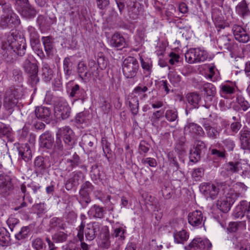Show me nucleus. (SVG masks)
I'll return each instance as SVG.
<instances>
[{
  "instance_id": "nucleus-62",
  "label": "nucleus",
  "mask_w": 250,
  "mask_h": 250,
  "mask_svg": "<svg viewBox=\"0 0 250 250\" xmlns=\"http://www.w3.org/2000/svg\"><path fill=\"white\" fill-rule=\"evenodd\" d=\"M67 234L63 232H59L53 236V239L56 242H62L66 240Z\"/></svg>"
},
{
  "instance_id": "nucleus-2",
  "label": "nucleus",
  "mask_w": 250,
  "mask_h": 250,
  "mask_svg": "<svg viewBox=\"0 0 250 250\" xmlns=\"http://www.w3.org/2000/svg\"><path fill=\"white\" fill-rule=\"evenodd\" d=\"M225 194V198L218 201L217 206L218 208L223 212L229 211L231 206L235 201L240 196V193L237 192L234 189H230L229 190L227 188H223Z\"/></svg>"
},
{
  "instance_id": "nucleus-41",
  "label": "nucleus",
  "mask_w": 250,
  "mask_h": 250,
  "mask_svg": "<svg viewBox=\"0 0 250 250\" xmlns=\"http://www.w3.org/2000/svg\"><path fill=\"white\" fill-rule=\"evenodd\" d=\"M21 192L23 194V195L22 196V200L24 201L21 204V206L20 207L15 208V210H18L21 208L26 207L27 204L25 202L26 201H28L30 203H31L32 202V199L28 195V193L26 192V187L25 185L22 184L21 185Z\"/></svg>"
},
{
  "instance_id": "nucleus-50",
  "label": "nucleus",
  "mask_w": 250,
  "mask_h": 250,
  "mask_svg": "<svg viewBox=\"0 0 250 250\" xmlns=\"http://www.w3.org/2000/svg\"><path fill=\"white\" fill-rule=\"evenodd\" d=\"M99 245L100 247L104 249H108L109 247L110 241L109 240V234L108 231L101 234Z\"/></svg>"
},
{
  "instance_id": "nucleus-1",
  "label": "nucleus",
  "mask_w": 250,
  "mask_h": 250,
  "mask_svg": "<svg viewBox=\"0 0 250 250\" xmlns=\"http://www.w3.org/2000/svg\"><path fill=\"white\" fill-rule=\"evenodd\" d=\"M1 48L6 52L13 51L20 56L25 53L26 43L25 40L18 36L16 31L11 30L6 33L2 39Z\"/></svg>"
},
{
  "instance_id": "nucleus-36",
  "label": "nucleus",
  "mask_w": 250,
  "mask_h": 250,
  "mask_svg": "<svg viewBox=\"0 0 250 250\" xmlns=\"http://www.w3.org/2000/svg\"><path fill=\"white\" fill-rule=\"evenodd\" d=\"M187 101L194 108H197L199 103L201 100L200 95L196 92L190 93L186 96Z\"/></svg>"
},
{
  "instance_id": "nucleus-20",
  "label": "nucleus",
  "mask_w": 250,
  "mask_h": 250,
  "mask_svg": "<svg viewBox=\"0 0 250 250\" xmlns=\"http://www.w3.org/2000/svg\"><path fill=\"white\" fill-rule=\"evenodd\" d=\"M57 137L62 138L65 144L71 143L74 137V133L69 126L61 128L57 133Z\"/></svg>"
},
{
  "instance_id": "nucleus-32",
  "label": "nucleus",
  "mask_w": 250,
  "mask_h": 250,
  "mask_svg": "<svg viewBox=\"0 0 250 250\" xmlns=\"http://www.w3.org/2000/svg\"><path fill=\"white\" fill-rule=\"evenodd\" d=\"M173 237L176 243L184 244L189 238V233L183 229L174 233Z\"/></svg>"
},
{
  "instance_id": "nucleus-12",
  "label": "nucleus",
  "mask_w": 250,
  "mask_h": 250,
  "mask_svg": "<svg viewBox=\"0 0 250 250\" xmlns=\"http://www.w3.org/2000/svg\"><path fill=\"white\" fill-rule=\"evenodd\" d=\"M93 187L92 184L86 181L81 187L79 191V203L83 206H86L90 202L89 193L93 190Z\"/></svg>"
},
{
  "instance_id": "nucleus-47",
  "label": "nucleus",
  "mask_w": 250,
  "mask_h": 250,
  "mask_svg": "<svg viewBox=\"0 0 250 250\" xmlns=\"http://www.w3.org/2000/svg\"><path fill=\"white\" fill-rule=\"evenodd\" d=\"M125 227L115 228L112 235L113 237L116 238L117 240L122 242L125 239Z\"/></svg>"
},
{
  "instance_id": "nucleus-58",
  "label": "nucleus",
  "mask_w": 250,
  "mask_h": 250,
  "mask_svg": "<svg viewBox=\"0 0 250 250\" xmlns=\"http://www.w3.org/2000/svg\"><path fill=\"white\" fill-rule=\"evenodd\" d=\"M166 118L169 122H173L177 118V113L174 109L167 110L165 114Z\"/></svg>"
},
{
  "instance_id": "nucleus-19",
  "label": "nucleus",
  "mask_w": 250,
  "mask_h": 250,
  "mask_svg": "<svg viewBox=\"0 0 250 250\" xmlns=\"http://www.w3.org/2000/svg\"><path fill=\"white\" fill-rule=\"evenodd\" d=\"M12 188V185L9 176L0 174V193L5 195Z\"/></svg>"
},
{
  "instance_id": "nucleus-29",
  "label": "nucleus",
  "mask_w": 250,
  "mask_h": 250,
  "mask_svg": "<svg viewBox=\"0 0 250 250\" xmlns=\"http://www.w3.org/2000/svg\"><path fill=\"white\" fill-rule=\"evenodd\" d=\"M104 213L103 208L96 205L92 206L87 212L88 215L91 218H102Z\"/></svg>"
},
{
  "instance_id": "nucleus-37",
  "label": "nucleus",
  "mask_w": 250,
  "mask_h": 250,
  "mask_svg": "<svg viewBox=\"0 0 250 250\" xmlns=\"http://www.w3.org/2000/svg\"><path fill=\"white\" fill-rule=\"evenodd\" d=\"M19 154L25 161H28L32 158L31 150L27 145H25L19 148Z\"/></svg>"
},
{
  "instance_id": "nucleus-16",
  "label": "nucleus",
  "mask_w": 250,
  "mask_h": 250,
  "mask_svg": "<svg viewBox=\"0 0 250 250\" xmlns=\"http://www.w3.org/2000/svg\"><path fill=\"white\" fill-rule=\"evenodd\" d=\"M232 31L235 40L240 42L246 43L249 41L250 36L242 26L234 24L232 27Z\"/></svg>"
},
{
  "instance_id": "nucleus-6",
  "label": "nucleus",
  "mask_w": 250,
  "mask_h": 250,
  "mask_svg": "<svg viewBox=\"0 0 250 250\" xmlns=\"http://www.w3.org/2000/svg\"><path fill=\"white\" fill-rule=\"evenodd\" d=\"M15 6L21 16L26 19H33L37 14L36 10L30 4L28 0H16Z\"/></svg>"
},
{
  "instance_id": "nucleus-53",
  "label": "nucleus",
  "mask_w": 250,
  "mask_h": 250,
  "mask_svg": "<svg viewBox=\"0 0 250 250\" xmlns=\"http://www.w3.org/2000/svg\"><path fill=\"white\" fill-rule=\"evenodd\" d=\"M32 246L36 250H45L46 245L40 238H36L32 241Z\"/></svg>"
},
{
  "instance_id": "nucleus-8",
  "label": "nucleus",
  "mask_w": 250,
  "mask_h": 250,
  "mask_svg": "<svg viewBox=\"0 0 250 250\" xmlns=\"http://www.w3.org/2000/svg\"><path fill=\"white\" fill-rule=\"evenodd\" d=\"M18 102V91L15 88L11 87L4 93L3 107L6 110H11Z\"/></svg>"
},
{
  "instance_id": "nucleus-5",
  "label": "nucleus",
  "mask_w": 250,
  "mask_h": 250,
  "mask_svg": "<svg viewBox=\"0 0 250 250\" xmlns=\"http://www.w3.org/2000/svg\"><path fill=\"white\" fill-rule=\"evenodd\" d=\"M139 68L137 59L132 57L126 58L123 62L122 70L124 76L128 79L134 78Z\"/></svg>"
},
{
  "instance_id": "nucleus-4",
  "label": "nucleus",
  "mask_w": 250,
  "mask_h": 250,
  "mask_svg": "<svg viewBox=\"0 0 250 250\" xmlns=\"http://www.w3.org/2000/svg\"><path fill=\"white\" fill-rule=\"evenodd\" d=\"M185 59L189 63L204 62L208 58V52L202 48H190L185 53Z\"/></svg>"
},
{
  "instance_id": "nucleus-51",
  "label": "nucleus",
  "mask_w": 250,
  "mask_h": 250,
  "mask_svg": "<svg viewBox=\"0 0 250 250\" xmlns=\"http://www.w3.org/2000/svg\"><path fill=\"white\" fill-rule=\"evenodd\" d=\"M168 158L170 164L173 165L176 168V169L173 172V175H179V177L181 178L183 177L184 176L183 173L181 171L177 170L179 168V165L176 158L173 156L172 153H169L168 154Z\"/></svg>"
},
{
  "instance_id": "nucleus-26",
  "label": "nucleus",
  "mask_w": 250,
  "mask_h": 250,
  "mask_svg": "<svg viewBox=\"0 0 250 250\" xmlns=\"http://www.w3.org/2000/svg\"><path fill=\"white\" fill-rule=\"evenodd\" d=\"M35 115L37 118L44 120H48L51 115L50 109L45 106H40L36 108Z\"/></svg>"
},
{
  "instance_id": "nucleus-56",
  "label": "nucleus",
  "mask_w": 250,
  "mask_h": 250,
  "mask_svg": "<svg viewBox=\"0 0 250 250\" xmlns=\"http://www.w3.org/2000/svg\"><path fill=\"white\" fill-rule=\"evenodd\" d=\"M204 174V169L202 167H198L193 169L192 172V177L196 181L200 180Z\"/></svg>"
},
{
  "instance_id": "nucleus-11",
  "label": "nucleus",
  "mask_w": 250,
  "mask_h": 250,
  "mask_svg": "<svg viewBox=\"0 0 250 250\" xmlns=\"http://www.w3.org/2000/svg\"><path fill=\"white\" fill-rule=\"evenodd\" d=\"M211 246V243L208 239L196 237L185 246V249L186 250H205L210 249Z\"/></svg>"
},
{
  "instance_id": "nucleus-27",
  "label": "nucleus",
  "mask_w": 250,
  "mask_h": 250,
  "mask_svg": "<svg viewBox=\"0 0 250 250\" xmlns=\"http://www.w3.org/2000/svg\"><path fill=\"white\" fill-rule=\"evenodd\" d=\"M217 42L219 47L221 49L231 51L232 48V41L228 36L224 35L219 37Z\"/></svg>"
},
{
  "instance_id": "nucleus-33",
  "label": "nucleus",
  "mask_w": 250,
  "mask_h": 250,
  "mask_svg": "<svg viewBox=\"0 0 250 250\" xmlns=\"http://www.w3.org/2000/svg\"><path fill=\"white\" fill-rule=\"evenodd\" d=\"M85 91L83 89H80L79 85L77 84L72 87L70 93V96L75 98L76 100H83L85 98Z\"/></svg>"
},
{
  "instance_id": "nucleus-25",
  "label": "nucleus",
  "mask_w": 250,
  "mask_h": 250,
  "mask_svg": "<svg viewBox=\"0 0 250 250\" xmlns=\"http://www.w3.org/2000/svg\"><path fill=\"white\" fill-rule=\"evenodd\" d=\"M27 30L30 38L31 46L33 49H35V47H37L38 44L40 43L39 35L35 28L33 26H28Z\"/></svg>"
},
{
  "instance_id": "nucleus-15",
  "label": "nucleus",
  "mask_w": 250,
  "mask_h": 250,
  "mask_svg": "<svg viewBox=\"0 0 250 250\" xmlns=\"http://www.w3.org/2000/svg\"><path fill=\"white\" fill-rule=\"evenodd\" d=\"M188 219V223L195 228L201 227L205 221L202 212L198 210L189 212Z\"/></svg>"
},
{
  "instance_id": "nucleus-55",
  "label": "nucleus",
  "mask_w": 250,
  "mask_h": 250,
  "mask_svg": "<svg viewBox=\"0 0 250 250\" xmlns=\"http://www.w3.org/2000/svg\"><path fill=\"white\" fill-rule=\"evenodd\" d=\"M50 226L52 229H63V225L61 219L53 217L50 221Z\"/></svg>"
},
{
  "instance_id": "nucleus-48",
  "label": "nucleus",
  "mask_w": 250,
  "mask_h": 250,
  "mask_svg": "<svg viewBox=\"0 0 250 250\" xmlns=\"http://www.w3.org/2000/svg\"><path fill=\"white\" fill-rule=\"evenodd\" d=\"M95 141L96 139L94 136L90 134L83 135L82 138V143L87 147H93Z\"/></svg>"
},
{
  "instance_id": "nucleus-46",
  "label": "nucleus",
  "mask_w": 250,
  "mask_h": 250,
  "mask_svg": "<svg viewBox=\"0 0 250 250\" xmlns=\"http://www.w3.org/2000/svg\"><path fill=\"white\" fill-rule=\"evenodd\" d=\"M83 179V175L81 171H75L73 172V176L70 178L68 182L71 184L73 186H77L81 181Z\"/></svg>"
},
{
  "instance_id": "nucleus-28",
  "label": "nucleus",
  "mask_w": 250,
  "mask_h": 250,
  "mask_svg": "<svg viewBox=\"0 0 250 250\" xmlns=\"http://www.w3.org/2000/svg\"><path fill=\"white\" fill-rule=\"evenodd\" d=\"M184 130L186 133L189 132L193 135L202 136L204 134L202 128L200 125L193 123L188 124L185 127Z\"/></svg>"
},
{
  "instance_id": "nucleus-60",
  "label": "nucleus",
  "mask_w": 250,
  "mask_h": 250,
  "mask_svg": "<svg viewBox=\"0 0 250 250\" xmlns=\"http://www.w3.org/2000/svg\"><path fill=\"white\" fill-rule=\"evenodd\" d=\"M189 159L191 162L197 163L201 159V153L193 149H191L189 154Z\"/></svg>"
},
{
  "instance_id": "nucleus-13",
  "label": "nucleus",
  "mask_w": 250,
  "mask_h": 250,
  "mask_svg": "<svg viewBox=\"0 0 250 250\" xmlns=\"http://www.w3.org/2000/svg\"><path fill=\"white\" fill-rule=\"evenodd\" d=\"M243 162L241 160L230 161L224 164L221 174L227 176L240 172L242 169Z\"/></svg>"
},
{
  "instance_id": "nucleus-35",
  "label": "nucleus",
  "mask_w": 250,
  "mask_h": 250,
  "mask_svg": "<svg viewBox=\"0 0 250 250\" xmlns=\"http://www.w3.org/2000/svg\"><path fill=\"white\" fill-rule=\"evenodd\" d=\"M77 70L80 77L83 80H90L88 70L87 69V66L83 62H80L78 63Z\"/></svg>"
},
{
  "instance_id": "nucleus-18",
  "label": "nucleus",
  "mask_w": 250,
  "mask_h": 250,
  "mask_svg": "<svg viewBox=\"0 0 250 250\" xmlns=\"http://www.w3.org/2000/svg\"><path fill=\"white\" fill-rule=\"evenodd\" d=\"M152 84V80L151 79L144 78V84L138 85L134 88L133 92L139 96L140 99L145 98L146 96L145 93L148 90V88L150 87Z\"/></svg>"
},
{
  "instance_id": "nucleus-31",
  "label": "nucleus",
  "mask_w": 250,
  "mask_h": 250,
  "mask_svg": "<svg viewBox=\"0 0 250 250\" xmlns=\"http://www.w3.org/2000/svg\"><path fill=\"white\" fill-rule=\"evenodd\" d=\"M240 141L242 147L244 149L250 148V131L242 129L240 132Z\"/></svg>"
},
{
  "instance_id": "nucleus-23",
  "label": "nucleus",
  "mask_w": 250,
  "mask_h": 250,
  "mask_svg": "<svg viewBox=\"0 0 250 250\" xmlns=\"http://www.w3.org/2000/svg\"><path fill=\"white\" fill-rule=\"evenodd\" d=\"M109 44L112 47L121 49L125 46V40L123 36L118 33H114L109 40Z\"/></svg>"
},
{
  "instance_id": "nucleus-38",
  "label": "nucleus",
  "mask_w": 250,
  "mask_h": 250,
  "mask_svg": "<svg viewBox=\"0 0 250 250\" xmlns=\"http://www.w3.org/2000/svg\"><path fill=\"white\" fill-rule=\"evenodd\" d=\"M42 76L44 81L49 82L53 78V72L46 63H43L42 67Z\"/></svg>"
},
{
  "instance_id": "nucleus-57",
  "label": "nucleus",
  "mask_w": 250,
  "mask_h": 250,
  "mask_svg": "<svg viewBox=\"0 0 250 250\" xmlns=\"http://www.w3.org/2000/svg\"><path fill=\"white\" fill-rule=\"evenodd\" d=\"M222 144L224 149H227L228 151H232L235 146L234 141L229 138L224 140L222 141Z\"/></svg>"
},
{
  "instance_id": "nucleus-44",
  "label": "nucleus",
  "mask_w": 250,
  "mask_h": 250,
  "mask_svg": "<svg viewBox=\"0 0 250 250\" xmlns=\"http://www.w3.org/2000/svg\"><path fill=\"white\" fill-rule=\"evenodd\" d=\"M88 73L90 78L95 80L98 75V65L94 60H90L88 62Z\"/></svg>"
},
{
  "instance_id": "nucleus-17",
  "label": "nucleus",
  "mask_w": 250,
  "mask_h": 250,
  "mask_svg": "<svg viewBox=\"0 0 250 250\" xmlns=\"http://www.w3.org/2000/svg\"><path fill=\"white\" fill-rule=\"evenodd\" d=\"M220 88L221 96L227 99L236 91L237 87L235 83L231 82H226L220 85Z\"/></svg>"
},
{
  "instance_id": "nucleus-54",
  "label": "nucleus",
  "mask_w": 250,
  "mask_h": 250,
  "mask_svg": "<svg viewBox=\"0 0 250 250\" xmlns=\"http://www.w3.org/2000/svg\"><path fill=\"white\" fill-rule=\"evenodd\" d=\"M30 231V229L28 227H23L21 230L16 234L15 237L17 240H20L26 238Z\"/></svg>"
},
{
  "instance_id": "nucleus-24",
  "label": "nucleus",
  "mask_w": 250,
  "mask_h": 250,
  "mask_svg": "<svg viewBox=\"0 0 250 250\" xmlns=\"http://www.w3.org/2000/svg\"><path fill=\"white\" fill-rule=\"evenodd\" d=\"M40 145L41 147L51 149L54 143V138L49 132H45L40 138Z\"/></svg>"
},
{
  "instance_id": "nucleus-63",
  "label": "nucleus",
  "mask_w": 250,
  "mask_h": 250,
  "mask_svg": "<svg viewBox=\"0 0 250 250\" xmlns=\"http://www.w3.org/2000/svg\"><path fill=\"white\" fill-rule=\"evenodd\" d=\"M141 162L145 165H147L149 167H156L157 165V161L155 159L151 157L143 158L142 159Z\"/></svg>"
},
{
  "instance_id": "nucleus-45",
  "label": "nucleus",
  "mask_w": 250,
  "mask_h": 250,
  "mask_svg": "<svg viewBox=\"0 0 250 250\" xmlns=\"http://www.w3.org/2000/svg\"><path fill=\"white\" fill-rule=\"evenodd\" d=\"M67 168L68 171L71 170L74 167L78 166L81 164L79 156L75 153L72 159H68L66 161Z\"/></svg>"
},
{
  "instance_id": "nucleus-49",
  "label": "nucleus",
  "mask_w": 250,
  "mask_h": 250,
  "mask_svg": "<svg viewBox=\"0 0 250 250\" xmlns=\"http://www.w3.org/2000/svg\"><path fill=\"white\" fill-rule=\"evenodd\" d=\"M77 236L79 240L81 241V250H89L90 246L86 244L85 242H83V227L82 225L79 227Z\"/></svg>"
},
{
  "instance_id": "nucleus-10",
  "label": "nucleus",
  "mask_w": 250,
  "mask_h": 250,
  "mask_svg": "<svg viewBox=\"0 0 250 250\" xmlns=\"http://www.w3.org/2000/svg\"><path fill=\"white\" fill-rule=\"evenodd\" d=\"M20 22L19 16L14 12H10L9 14L2 15L0 18V27L3 29L17 26Z\"/></svg>"
},
{
  "instance_id": "nucleus-30",
  "label": "nucleus",
  "mask_w": 250,
  "mask_h": 250,
  "mask_svg": "<svg viewBox=\"0 0 250 250\" xmlns=\"http://www.w3.org/2000/svg\"><path fill=\"white\" fill-rule=\"evenodd\" d=\"M140 62L142 68L144 71V73L146 74V76L144 78L146 79H150L149 76L152 72V61L150 59H144L141 57Z\"/></svg>"
},
{
  "instance_id": "nucleus-9",
  "label": "nucleus",
  "mask_w": 250,
  "mask_h": 250,
  "mask_svg": "<svg viewBox=\"0 0 250 250\" xmlns=\"http://www.w3.org/2000/svg\"><path fill=\"white\" fill-rule=\"evenodd\" d=\"M70 110L67 102L61 99L54 107V115L58 120H64L70 116Z\"/></svg>"
},
{
  "instance_id": "nucleus-59",
  "label": "nucleus",
  "mask_w": 250,
  "mask_h": 250,
  "mask_svg": "<svg viewBox=\"0 0 250 250\" xmlns=\"http://www.w3.org/2000/svg\"><path fill=\"white\" fill-rule=\"evenodd\" d=\"M37 21L40 27H48L51 23H48V20L42 15H39L37 20Z\"/></svg>"
},
{
  "instance_id": "nucleus-22",
  "label": "nucleus",
  "mask_w": 250,
  "mask_h": 250,
  "mask_svg": "<svg viewBox=\"0 0 250 250\" xmlns=\"http://www.w3.org/2000/svg\"><path fill=\"white\" fill-rule=\"evenodd\" d=\"M139 96L133 92L130 93L127 98L129 103V106L130 108L131 113L134 115L138 114L139 110Z\"/></svg>"
},
{
  "instance_id": "nucleus-61",
  "label": "nucleus",
  "mask_w": 250,
  "mask_h": 250,
  "mask_svg": "<svg viewBox=\"0 0 250 250\" xmlns=\"http://www.w3.org/2000/svg\"><path fill=\"white\" fill-rule=\"evenodd\" d=\"M11 132V128L9 126L0 122V137L4 136H8Z\"/></svg>"
},
{
  "instance_id": "nucleus-40",
  "label": "nucleus",
  "mask_w": 250,
  "mask_h": 250,
  "mask_svg": "<svg viewBox=\"0 0 250 250\" xmlns=\"http://www.w3.org/2000/svg\"><path fill=\"white\" fill-rule=\"evenodd\" d=\"M204 91L206 95V99L209 101H211V97H214L216 93L215 87L210 83L205 85Z\"/></svg>"
},
{
  "instance_id": "nucleus-52",
  "label": "nucleus",
  "mask_w": 250,
  "mask_h": 250,
  "mask_svg": "<svg viewBox=\"0 0 250 250\" xmlns=\"http://www.w3.org/2000/svg\"><path fill=\"white\" fill-rule=\"evenodd\" d=\"M168 77L170 83L174 86H177L181 82V76L175 71L170 72L168 74Z\"/></svg>"
},
{
  "instance_id": "nucleus-14",
  "label": "nucleus",
  "mask_w": 250,
  "mask_h": 250,
  "mask_svg": "<svg viewBox=\"0 0 250 250\" xmlns=\"http://www.w3.org/2000/svg\"><path fill=\"white\" fill-rule=\"evenodd\" d=\"M84 226L82 224L81 225ZM101 229V225L98 222H91L87 224L83 228L85 237L87 240H93L97 236Z\"/></svg>"
},
{
  "instance_id": "nucleus-42",
  "label": "nucleus",
  "mask_w": 250,
  "mask_h": 250,
  "mask_svg": "<svg viewBox=\"0 0 250 250\" xmlns=\"http://www.w3.org/2000/svg\"><path fill=\"white\" fill-rule=\"evenodd\" d=\"M73 63L70 58H65L63 62V68L65 76L68 79L72 73Z\"/></svg>"
},
{
  "instance_id": "nucleus-3",
  "label": "nucleus",
  "mask_w": 250,
  "mask_h": 250,
  "mask_svg": "<svg viewBox=\"0 0 250 250\" xmlns=\"http://www.w3.org/2000/svg\"><path fill=\"white\" fill-rule=\"evenodd\" d=\"M23 67L25 71L29 74V81L31 84H37L39 81L38 76V66L33 56L28 55L23 63Z\"/></svg>"
},
{
  "instance_id": "nucleus-43",
  "label": "nucleus",
  "mask_w": 250,
  "mask_h": 250,
  "mask_svg": "<svg viewBox=\"0 0 250 250\" xmlns=\"http://www.w3.org/2000/svg\"><path fill=\"white\" fill-rule=\"evenodd\" d=\"M42 40L46 54L50 55L53 49L52 39L50 37H42Z\"/></svg>"
},
{
  "instance_id": "nucleus-21",
  "label": "nucleus",
  "mask_w": 250,
  "mask_h": 250,
  "mask_svg": "<svg viewBox=\"0 0 250 250\" xmlns=\"http://www.w3.org/2000/svg\"><path fill=\"white\" fill-rule=\"evenodd\" d=\"M202 124L206 131L208 136L209 138L215 139L219 135V131L213 127V124L208 119H203Z\"/></svg>"
},
{
  "instance_id": "nucleus-39",
  "label": "nucleus",
  "mask_w": 250,
  "mask_h": 250,
  "mask_svg": "<svg viewBox=\"0 0 250 250\" xmlns=\"http://www.w3.org/2000/svg\"><path fill=\"white\" fill-rule=\"evenodd\" d=\"M34 167L37 172L41 173L47 167L46 162L43 157L38 156L34 161Z\"/></svg>"
},
{
  "instance_id": "nucleus-7",
  "label": "nucleus",
  "mask_w": 250,
  "mask_h": 250,
  "mask_svg": "<svg viewBox=\"0 0 250 250\" xmlns=\"http://www.w3.org/2000/svg\"><path fill=\"white\" fill-rule=\"evenodd\" d=\"M220 185H214L209 183H203L200 186V190L207 198H210L215 199L219 192ZM221 187L223 188L226 186L224 183L220 184Z\"/></svg>"
},
{
  "instance_id": "nucleus-64",
  "label": "nucleus",
  "mask_w": 250,
  "mask_h": 250,
  "mask_svg": "<svg viewBox=\"0 0 250 250\" xmlns=\"http://www.w3.org/2000/svg\"><path fill=\"white\" fill-rule=\"evenodd\" d=\"M242 176L245 178L250 177V165L247 163H243L242 165Z\"/></svg>"
},
{
  "instance_id": "nucleus-34",
  "label": "nucleus",
  "mask_w": 250,
  "mask_h": 250,
  "mask_svg": "<svg viewBox=\"0 0 250 250\" xmlns=\"http://www.w3.org/2000/svg\"><path fill=\"white\" fill-rule=\"evenodd\" d=\"M236 13L243 17L247 16L250 14L248 4L246 0H242L236 7Z\"/></svg>"
}]
</instances>
